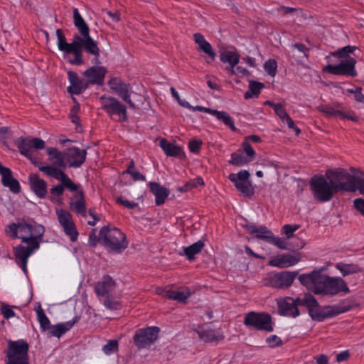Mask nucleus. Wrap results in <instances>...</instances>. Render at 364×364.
Masks as SVG:
<instances>
[{"label":"nucleus","instance_id":"47","mask_svg":"<svg viewBox=\"0 0 364 364\" xmlns=\"http://www.w3.org/2000/svg\"><path fill=\"white\" fill-rule=\"evenodd\" d=\"M124 173L130 174L134 181H146L145 176L136 170L133 161L130 162V165L128 166L127 169L125 171H124Z\"/></svg>","mask_w":364,"mask_h":364},{"label":"nucleus","instance_id":"27","mask_svg":"<svg viewBox=\"0 0 364 364\" xmlns=\"http://www.w3.org/2000/svg\"><path fill=\"white\" fill-rule=\"evenodd\" d=\"M193 38L200 50L203 51L212 59L215 58L216 53L213 50L211 45L205 39L203 35L200 33H196L193 35Z\"/></svg>","mask_w":364,"mask_h":364},{"label":"nucleus","instance_id":"7","mask_svg":"<svg viewBox=\"0 0 364 364\" xmlns=\"http://www.w3.org/2000/svg\"><path fill=\"white\" fill-rule=\"evenodd\" d=\"M310 186L314 198L320 202L331 200L336 191L325 176H314L310 181Z\"/></svg>","mask_w":364,"mask_h":364},{"label":"nucleus","instance_id":"39","mask_svg":"<svg viewBox=\"0 0 364 364\" xmlns=\"http://www.w3.org/2000/svg\"><path fill=\"white\" fill-rule=\"evenodd\" d=\"M237 190L244 196L250 197L254 193V188L250 181L233 183Z\"/></svg>","mask_w":364,"mask_h":364},{"label":"nucleus","instance_id":"37","mask_svg":"<svg viewBox=\"0 0 364 364\" xmlns=\"http://www.w3.org/2000/svg\"><path fill=\"white\" fill-rule=\"evenodd\" d=\"M36 314L37 319L39 322L41 331L43 332L48 331L52 325L50 324L49 318L46 315L41 305H39L38 308L36 309Z\"/></svg>","mask_w":364,"mask_h":364},{"label":"nucleus","instance_id":"30","mask_svg":"<svg viewBox=\"0 0 364 364\" xmlns=\"http://www.w3.org/2000/svg\"><path fill=\"white\" fill-rule=\"evenodd\" d=\"M56 36L58 38V47L60 51L67 53L73 46H76V40L75 36H73V41L72 43H68L66 38L61 29L56 30Z\"/></svg>","mask_w":364,"mask_h":364},{"label":"nucleus","instance_id":"51","mask_svg":"<svg viewBox=\"0 0 364 364\" xmlns=\"http://www.w3.org/2000/svg\"><path fill=\"white\" fill-rule=\"evenodd\" d=\"M357 49L356 46H346L342 48H340L332 53L333 56H336L341 58H346L349 53H353Z\"/></svg>","mask_w":364,"mask_h":364},{"label":"nucleus","instance_id":"41","mask_svg":"<svg viewBox=\"0 0 364 364\" xmlns=\"http://www.w3.org/2000/svg\"><path fill=\"white\" fill-rule=\"evenodd\" d=\"M317 109L324 113L328 117L339 116L341 118L348 117L346 114L343 113L339 109H336L334 107L329 105H321Z\"/></svg>","mask_w":364,"mask_h":364},{"label":"nucleus","instance_id":"24","mask_svg":"<svg viewBox=\"0 0 364 364\" xmlns=\"http://www.w3.org/2000/svg\"><path fill=\"white\" fill-rule=\"evenodd\" d=\"M78 320L79 318L75 316L71 321L59 323L56 325H52L47 332L51 336L60 338L64 333L71 329L74 324L78 321Z\"/></svg>","mask_w":364,"mask_h":364},{"label":"nucleus","instance_id":"59","mask_svg":"<svg viewBox=\"0 0 364 364\" xmlns=\"http://www.w3.org/2000/svg\"><path fill=\"white\" fill-rule=\"evenodd\" d=\"M266 342L271 348H275L281 346L282 345V341L277 335H272L266 339Z\"/></svg>","mask_w":364,"mask_h":364},{"label":"nucleus","instance_id":"48","mask_svg":"<svg viewBox=\"0 0 364 364\" xmlns=\"http://www.w3.org/2000/svg\"><path fill=\"white\" fill-rule=\"evenodd\" d=\"M119 350V343L117 340H109L102 346V351L105 355H109Z\"/></svg>","mask_w":364,"mask_h":364},{"label":"nucleus","instance_id":"54","mask_svg":"<svg viewBox=\"0 0 364 364\" xmlns=\"http://www.w3.org/2000/svg\"><path fill=\"white\" fill-rule=\"evenodd\" d=\"M264 70L268 73L269 75L274 77L277 73V63L275 60H268L264 65Z\"/></svg>","mask_w":364,"mask_h":364},{"label":"nucleus","instance_id":"21","mask_svg":"<svg viewBox=\"0 0 364 364\" xmlns=\"http://www.w3.org/2000/svg\"><path fill=\"white\" fill-rule=\"evenodd\" d=\"M300 260L301 256L299 253L295 255L284 254L269 260V264L272 267L284 269L297 264Z\"/></svg>","mask_w":364,"mask_h":364},{"label":"nucleus","instance_id":"16","mask_svg":"<svg viewBox=\"0 0 364 364\" xmlns=\"http://www.w3.org/2000/svg\"><path fill=\"white\" fill-rule=\"evenodd\" d=\"M299 300H302V298H297L294 299L291 297H287L280 299L277 301L279 314L286 316H292L294 318L299 315L298 306H301Z\"/></svg>","mask_w":364,"mask_h":364},{"label":"nucleus","instance_id":"36","mask_svg":"<svg viewBox=\"0 0 364 364\" xmlns=\"http://www.w3.org/2000/svg\"><path fill=\"white\" fill-rule=\"evenodd\" d=\"M190 296L191 292L188 289L182 291H176L173 290L165 291V298L173 299L180 302H186Z\"/></svg>","mask_w":364,"mask_h":364},{"label":"nucleus","instance_id":"58","mask_svg":"<svg viewBox=\"0 0 364 364\" xmlns=\"http://www.w3.org/2000/svg\"><path fill=\"white\" fill-rule=\"evenodd\" d=\"M104 305L110 310H117L119 308L120 304L119 301L114 299H111L110 296H106L104 301Z\"/></svg>","mask_w":364,"mask_h":364},{"label":"nucleus","instance_id":"23","mask_svg":"<svg viewBox=\"0 0 364 364\" xmlns=\"http://www.w3.org/2000/svg\"><path fill=\"white\" fill-rule=\"evenodd\" d=\"M28 180L31 189L35 195L39 198H45L47 195V183L35 173L30 174Z\"/></svg>","mask_w":364,"mask_h":364},{"label":"nucleus","instance_id":"61","mask_svg":"<svg viewBox=\"0 0 364 364\" xmlns=\"http://www.w3.org/2000/svg\"><path fill=\"white\" fill-rule=\"evenodd\" d=\"M63 185L62 183L58 184L50 189L51 194L50 199L53 200L55 196H60L64 192Z\"/></svg>","mask_w":364,"mask_h":364},{"label":"nucleus","instance_id":"15","mask_svg":"<svg viewBox=\"0 0 364 364\" xmlns=\"http://www.w3.org/2000/svg\"><path fill=\"white\" fill-rule=\"evenodd\" d=\"M16 145L19 149L21 154L25 156H28L29 154H31L32 149H42L45 146V142L43 140L39 138H23L19 137L15 141Z\"/></svg>","mask_w":364,"mask_h":364},{"label":"nucleus","instance_id":"6","mask_svg":"<svg viewBox=\"0 0 364 364\" xmlns=\"http://www.w3.org/2000/svg\"><path fill=\"white\" fill-rule=\"evenodd\" d=\"M28 343L23 340L9 341L8 348L5 351L6 364H29L28 352Z\"/></svg>","mask_w":364,"mask_h":364},{"label":"nucleus","instance_id":"38","mask_svg":"<svg viewBox=\"0 0 364 364\" xmlns=\"http://www.w3.org/2000/svg\"><path fill=\"white\" fill-rule=\"evenodd\" d=\"M39 171L43 172L48 176L53 177L58 181H60V178L65 174L62 170L53 166H39Z\"/></svg>","mask_w":364,"mask_h":364},{"label":"nucleus","instance_id":"22","mask_svg":"<svg viewBox=\"0 0 364 364\" xmlns=\"http://www.w3.org/2000/svg\"><path fill=\"white\" fill-rule=\"evenodd\" d=\"M70 209L74 210L77 215L84 218L86 217V205L85 200V193L82 190L76 192L70 198Z\"/></svg>","mask_w":364,"mask_h":364},{"label":"nucleus","instance_id":"49","mask_svg":"<svg viewBox=\"0 0 364 364\" xmlns=\"http://www.w3.org/2000/svg\"><path fill=\"white\" fill-rule=\"evenodd\" d=\"M61 183L63 185V188L68 189L71 192L78 191L80 185L75 183L67 174H64L60 178Z\"/></svg>","mask_w":364,"mask_h":364},{"label":"nucleus","instance_id":"57","mask_svg":"<svg viewBox=\"0 0 364 364\" xmlns=\"http://www.w3.org/2000/svg\"><path fill=\"white\" fill-rule=\"evenodd\" d=\"M53 164L55 166L61 167V168H65L66 167V159H65V151H61L59 154H57V155L53 158Z\"/></svg>","mask_w":364,"mask_h":364},{"label":"nucleus","instance_id":"9","mask_svg":"<svg viewBox=\"0 0 364 364\" xmlns=\"http://www.w3.org/2000/svg\"><path fill=\"white\" fill-rule=\"evenodd\" d=\"M102 109L112 117L114 115L119 117V122L127 121V107L119 100L113 97L102 95L100 97Z\"/></svg>","mask_w":364,"mask_h":364},{"label":"nucleus","instance_id":"32","mask_svg":"<svg viewBox=\"0 0 364 364\" xmlns=\"http://www.w3.org/2000/svg\"><path fill=\"white\" fill-rule=\"evenodd\" d=\"M73 23L75 26L80 32V35L90 31L87 24L85 23L83 18L81 16L77 8L73 9Z\"/></svg>","mask_w":364,"mask_h":364},{"label":"nucleus","instance_id":"63","mask_svg":"<svg viewBox=\"0 0 364 364\" xmlns=\"http://www.w3.org/2000/svg\"><path fill=\"white\" fill-rule=\"evenodd\" d=\"M348 92L354 94L355 100L358 102H364V95L361 92L360 87H356L355 90L349 89Z\"/></svg>","mask_w":364,"mask_h":364},{"label":"nucleus","instance_id":"3","mask_svg":"<svg viewBox=\"0 0 364 364\" xmlns=\"http://www.w3.org/2000/svg\"><path fill=\"white\" fill-rule=\"evenodd\" d=\"M301 305L309 310L311 318L316 321H323L326 318H332L345 313L351 309L350 305L320 306L317 300L311 294H305L302 300L298 301Z\"/></svg>","mask_w":364,"mask_h":364},{"label":"nucleus","instance_id":"40","mask_svg":"<svg viewBox=\"0 0 364 364\" xmlns=\"http://www.w3.org/2000/svg\"><path fill=\"white\" fill-rule=\"evenodd\" d=\"M252 161L251 159H248L243 154L240 152H234L231 154V159L228 161L230 164L235 166H242L247 164Z\"/></svg>","mask_w":364,"mask_h":364},{"label":"nucleus","instance_id":"26","mask_svg":"<svg viewBox=\"0 0 364 364\" xmlns=\"http://www.w3.org/2000/svg\"><path fill=\"white\" fill-rule=\"evenodd\" d=\"M247 231L250 234H255V237L257 239L262 240L267 242L273 235V233L266 226H256L255 225H247L245 226Z\"/></svg>","mask_w":364,"mask_h":364},{"label":"nucleus","instance_id":"2","mask_svg":"<svg viewBox=\"0 0 364 364\" xmlns=\"http://www.w3.org/2000/svg\"><path fill=\"white\" fill-rule=\"evenodd\" d=\"M299 280L308 289L318 295L334 296L342 291L348 293L349 288L341 277H331L321 271L314 270L309 274H301Z\"/></svg>","mask_w":364,"mask_h":364},{"label":"nucleus","instance_id":"29","mask_svg":"<svg viewBox=\"0 0 364 364\" xmlns=\"http://www.w3.org/2000/svg\"><path fill=\"white\" fill-rule=\"evenodd\" d=\"M336 268L340 271L343 277L362 272V269L358 264L353 263L338 262L336 264Z\"/></svg>","mask_w":364,"mask_h":364},{"label":"nucleus","instance_id":"50","mask_svg":"<svg viewBox=\"0 0 364 364\" xmlns=\"http://www.w3.org/2000/svg\"><path fill=\"white\" fill-rule=\"evenodd\" d=\"M291 48L296 50V56L299 58L302 59L304 58H309L308 52L309 48H307L305 45L302 43H294L291 46ZM294 55H296V54H294Z\"/></svg>","mask_w":364,"mask_h":364},{"label":"nucleus","instance_id":"20","mask_svg":"<svg viewBox=\"0 0 364 364\" xmlns=\"http://www.w3.org/2000/svg\"><path fill=\"white\" fill-rule=\"evenodd\" d=\"M70 85L68 87V92L70 94L80 95L85 91L90 85L85 78H80L77 74L73 71L68 73Z\"/></svg>","mask_w":364,"mask_h":364},{"label":"nucleus","instance_id":"34","mask_svg":"<svg viewBox=\"0 0 364 364\" xmlns=\"http://www.w3.org/2000/svg\"><path fill=\"white\" fill-rule=\"evenodd\" d=\"M204 245L203 240H198L188 247H183L184 255L186 256L188 259L193 260L194 256L201 251Z\"/></svg>","mask_w":364,"mask_h":364},{"label":"nucleus","instance_id":"64","mask_svg":"<svg viewBox=\"0 0 364 364\" xmlns=\"http://www.w3.org/2000/svg\"><path fill=\"white\" fill-rule=\"evenodd\" d=\"M355 185V191L359 190L360 193L364 195V178L360 176H355L353 178Z\"/></svg>","mask_w":364,"mask_h":364},{"label":"nucleus","instance_id":"52","mask_svg":"<svg viewBox=\"0 0 364 364\" xmlns=\"http://www.w3.org/2000/svg\"><path fill=\"white\" fill-rule=\"evenodd\" d=\"M268 243L274 245L281 250H288L287 240L284 238L275 237L274 235L271 236Z\"/></svg>","mask_w":364,"mask_h":364},{"label":"nucleus","instance_id":"31","mask_svg":"<svg viewBox=\"0 0 364 364\" xmlns=\"http://www.w3.org/2000/svg\"><path fill=\"white\" fill-rule=\"evenodd\" d=\"M275 113L283 122H286L287 124V126L289 129H294L296 131V135H299L301 133V130L295 127L294 121L287 112L284 105L281 106L279 108H277L275 111Z\"/></svg>","mask_w":364,"mask_h":364},{"label":"nucleus","instance_id":"12","mask_svg":"<svg viewBox=\"0 0 364 364\" xmlns=\"http://www.w3.org/2000/svg\"><path fill=\"white\" fill-rule=\"evenodd\" d=\"M356 60L353 58L348 57L345 60L341 61L338 65H328L323 68V71L336 75H348L355 77L357 72L355 69Z\"/></svg>","mask_w":364,"mask_h":364},{"label":"nucleus","instance_id":"17","mask_svg":"<svg viewBox=\"0 0 364 364\" xmlns=\"http://www.w3.org/2000/svg\"><path fill=\"white\" fill-rule=\"evenodd\" d=\"M65 159L70 167L79 168L85 162L87 156L86 149L70 147L65 150Z\"/></svg>","mask_w":364,"mask_h":364},{"label":"nucleus","instance_id":"53","mask_svg":"<svg viewBox=\"0 0 364 364\" xmlns=\"http://www.w3.org/2000/svg\"><path fill=\"white\" fill-rule=\"evenodd\" d=\"M18 233V221L12 223L7 225L6 228V234L13 239L19 238Z\"/></svg>","mask_w":364,"mask_h":364},{"label":"nucleus","instance_id":"62","mask_svg":"<svg viewBox=\"0 0 364 364\" xmlns=\"http://www.w3.org/2000/svg\"><path fill=\"white\" fill-rule=\"evenodd\" d=\"M116 202L120 205H124V207H126L128 209H134L138 206V203L129 201L128 200L123 199L122 197L117 198Z\"/></svg>","mask_w":364,"mask_h":364},{"label":"nucleus","instance_id":"25","mask_svg":"<svg viewBox=\"0 0 364 364\" xmlns=\"http://www.w3.org/2000/svg\"><path fill=\"white\" fill-rule=\"evenodd\" d=\"M149 187L150 188V191L155 196L156 205H161L164 204L166 198L170 193L169 190L156 182H149Z\"/></svg>","mask_w":364,"mask_h":364},{"label":"nucleus","instance_id":"11","mask_svg":"<svg viewBox=\"0 0 364 364\" xmlns=\"http://www.w3.org/2000/svg\"><path fill=\"white\" fill-rule=\"evenodd\" d=\"M75 38L76 40V46L82 51L84 49L87 53L93 55V63L99 64L100 50L98 47V43L90 36V31L81 35L75 34Z\"/></svg>","mask_w":364,"mask_h":364},{"label":"nucleus","instance_id":"10","mask_svg":"<svg viewBox=\"0 0 364 364\" xmlns=\"http://www.w3.org/2000/svg\"><path fill=\"white\" fill-rule=\"evenodd\" d=\"M159 331V328L156 326H150L136 330L133 337L136 346L141 349L151 345L157 340Z\"/></svg>","mask_w":364,"mask_h":364},{"label":"nucleus","instance_id":"42","mask_svg":"<svg viewBox=\"0 0 364 364\" xmlns=\"http://www.w3.org/2000/svg\"><path fill=\"white\" fill-rule=\"evenodd\" d=\"M196 332L200 338L205 342L218 341V337L215 336L214 331L212 329H196Z\"/></svg>","mask_w":364,"mask_h":364},{"label":"nucleus","instance_id":"28","mask_svg":"<svg viewBox=\"0 0 364 364\" xmlns=\"http://www.w3.org/2000/svg\"><path fill=\"white\" fill-rule=\"evenodd\" d=\"M160 146L167 156H179L183 154L181 148L168 142L166 139H162L160 141Z\"/></svg>","mask_w":364,"mask_h":364},{"label":"nucleus","instance_id":"60","mask_svg":"<svg viewBox=\"0 0 364 364\" xmlns=\"http://www.w3.org/2000/svg\"><path fill=\"white\" fill-rule=\"evenodd\" d=\"M1 312L3 315V316L6 319L13 318L16 316L15 312L8 304L2 305L1 309Z\"/></svg>","mask_w":364,"mask_h":364},{"label":"nucleus","instance_id":"5","mask_svg":"<svg viewBox=\"0 0 364 364\" xmlns=\"http://www.w3.org/2000/svg\"><path fill=\"white\" fill-rule=\"evenodd\" d=\"M100 236L102 242L116 253H121L128 247L125 235L116 228L104 226L100 231Z\"/></svg>","mask_w":364,"mask_h":364},{"label":"nucleus","instance_id":"55","mask_svg":"<svg viewBox=\"0 0 364 364\" xmlns=\"http://www.w3.org/2000/svg\"><path fill=\"white\" fill-rule=\"evenodd\" d=\"M299 228L298 225H284L282 228V233L285 234L288 239L292 237L293 234Z\"/></svg>","mask_w":364,"mask_h":364},{"label":"nucleus","instance_id":"46","mask_svg":"<svg viewBox=\"0 0 364 364\" xmlns=\"http://www.w3.org/2000/svg\"><path fill=\"white\" fill-rule=\"evenodd\" d=\"M250 173L247 170H241L237 173H232L228 176V178L232 183L238 181H249Z\"/></svg>","mask_w":364,"mask_h":364},{"label":"nucleus","instance_id":"1","mask_svg":"<svg viewBox=\"0 0 364 364\" xmlns=\"http://www.w3.org/2000/svg\"><path fill=\"white\" fill-rule=\"evenodd\" d=\"M19 239L27 245H18L14 247L16 262L20 266L24 273L27 272V262L29 257L40 247L45 228L38 224L33 220H18Z\"/></svg>","mask_w":364,"mask_h":364},{"label":"nucleus","instance_id":"4","mask_svg":"<svg viewBox=\"0 0 364 364\" xmlns=\"http://www.w3.org/2000/svg\"><path fill=\"white\" fill-rule=\"evenodd\" d=\"M325 175L336 193L355 191L356 187L353 181L355 176L350 175L347 170L341 168L329 169L326 171Z\"/></svg>","mask_w":364,"mask_h":364},{"label":"nucleus","instance_id":"56","mask_svg":"<svg viewBox=\"0 0 364 364\" xmlns=\"http://www.w3.org/2000/svg\"><path fill=\"white\" fill-rule=\"evenodd\" d=\"M63 230L65 233L70 236L72 241H75L77 239L78 232L74 223L69 226L65 227Z\"/></svg>","mask_w":364,"mask_h":364},{"label":"nucleus","instance_id":"43","mask_svg":"<svg viewBox=\"0 0 364 364\" xmlns=\"http://www.w3.org/2000/svg\"><path fill=\"white\" fill-rule=\"evenodd\" d=\"M58 218L60 225L64 228L74 223L72 215L64 210L57 211Z\"/></svg>","mask_w":364,"mask_h":364},{"label":"nucleus","instance_id":"13","mask_svg":"<svg viewBox=\"0 0 364 364\" xmlns=\"http://www.w3.org/2000/svg\"><path fill=\"white\" fill-rule=\"evenodd\" d=\"M298 275V272L284 271L266 280L265 285L277 289L289 288Z\"/></svg>","mask_w":364,"mask_h":364},{"label":"nucleus","instance_id":"35","mask_svg":"<svg viewBox=\"0 0 364 364\" xmlns=\"http://www.w3.org/2000/svg\"><path fill=\"white\" fill-rule=\"evenodd\" d=\"M264 87V84L262 82L250 80L249 82L248 90L245 93V99H250L254 97H257L261 90Z\"/></svg>","mask_w":364,"mask_h":364},{"label":"nucleus","instance_id":"8","mask_svg":"<svg viewBox=\"0 0 364 364\" xmlns=\"http://www.w3.org/2000/svg\"><path fill=\"white\" fill-rule=\"evenodd\" d=\"M244 324L248 327H252L256 330L273 331L272 317L264 312L250 311L244 318Z\"/></svg>","mask_w":364,"mask_h":364},{"label":"nucleus","instance_id":"33","mask_svg":"<svg viewBox=\"0 0 364 364\" xmlns=\"http://www.w3.org/2000/svg\"><path fill=\"white\" fill-rule=\"evenodd\" d=\"M212 115L215 116L218 120L223 122V124L228 127L232 131L235 132L237 130V128L234 124L233 119L228 112L214 109Z\"/></svg>","mask_w":364,"mask_h":364},{"label":"nucleus","instance_id":"19","mask_svg":"<svg viewBox=\"0 0 364 364\" xmlns=\"http://www.w3.org/2000/svg\"><path fill=\"white\" fill-rule=\"evenodd\" d=\"M117 287L115 281L109 275H105L95 286V292L98 296H112Z\"/></svg>","mask_w":364,"mask_h":364},{"label":"nucleus","instance_id":"44","mask_svg":"<svg viewBox=\"0 0 364 364\" xmlns=\"http://www.w3.org/2000/svg\"><path fill=\"white\" fill-rule=\"evenodd\" d=\"M220 60L223 63L237 65L240 60L239 55L233 51H224L220 55Z\"/></svg>","mask_w":364,"mask_h":364},{"label":"nucleus","instance_id":"14","mask_svg":"<svg viewBox=\"0 0 364 364\" xmlns=\"http://www.w3.org/2000/svg\"><path fill=\"white\" fill-rule=\"evenodd\" d=\"M108 85L109 88L126 102L131 108H135V105L130 98V84L124 82L119 77H114L109 80Z\"/></svg>","mask_w":364,"mask_h":364},{"label":"nucleus","instance_id":"45","mask_svg":"<svg viewBox=\"0 0 364 364\" xmlns=\"http://www.w3.org/2000/svg\"><path fill=\"white\" fill-rule=\"evenodd\" d=\"M66 53L74 54V58L69 60L71 64L77 65L83 64L82 51L77 46H73Z\"/></svg>","mask_w":364,"mask_h":364},{"label":"nucleus","instance_id":"18","mask_svg":"<svg viewBox=\"0 0 364 364\" xmlns=\"http://www.w3.org/2000/svg\"><path fill=\"white\" fill-rule=\"evenodd\" d=\"M107 70L101 65H93L87 68L84 73V77L87 80L89 84L102 85Z\"/></svg>","mask_w":364,"mask_h":364}]
</instances>
